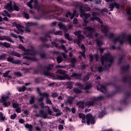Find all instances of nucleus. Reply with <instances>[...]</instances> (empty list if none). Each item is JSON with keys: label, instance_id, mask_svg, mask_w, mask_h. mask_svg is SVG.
Segmentation results:
<instances>
[{"label": "nucleus", "instance_id": "nucleus-20", "mask_svg": "<svg viewBox=\"0 0 131 131\" xmlns=\"http://www.w3.org/2000/svg\"><path fill=\"white\" fill-rule=\"evenodd\" d=\"M97 91H99L102 93L103 94H105L107 92V89H106V85H101L99 88L98 86L97 88Z\"/></svg>", "mask_w": 131, "mask_h": 131}, {"label": "nucleus", "instance_id": "nucleus-62", "mask_svg": "<svg viewBox=\"0 0 131 131\" xmlns=\"http://www.w3.org/2000/svg\"><path fill=\"white\" fill-rule=\"evenodd\" d=\"M14 75H16V76H18L19 77H22V73L19 72H15L14 73Z\"/></svg>", "mask_w": 131, "mask_h": 131}, {"label": "nucleus", "instance_id": "nucleus-21", "mask_svg": "<svg viewBox=\"0 0 131 131\" xmlns=\"http://www.w3.org/2000/svg\"><path fill=\"white\" fill-rule=\"evenodd\" d=\"M7 40V41H9L10 42H12V43H14V41L12 40L11 38H10V36H0V40Z\"/></svg>", "mask_w": 131, "mask_h": 131}, {"label": "nucleus", "instance_id": "nucleus-40", "mask_svg": "<svg viewBox=\"0 0 131 131\" xmlns=\"http://www.w3.org/2000/svg\"><path fill=\"white\" fill-rule=\"evenodd\" d=\"M40 114L42 116V117H43V118H47V117H48V114L45 112L43 110L40 111Z\"/></svg>", "mask_w": 131, "mask_h": 131}, {"label": "nucleus", "instance_id": "nucleus-60", "mask_svg": "<svg viewBox=\"0 0 131 131\" xmlns=\"http://www.w3.org/2000/svg\"><path fill=\"white\" fill-rule=\"evenodd\" d=\"M10 72H11V71L8 70L6 72L4 73L3 74V77L6 78L8 77V76L9 75Z\"/></svg>", "mask_w": 131, "mask_h": 131}, {"label": "nucleus", "instance_id": "nucleus-25", "mask_svg": "<svg viewBox=\"0 0 131 131\" xmlns=\"http://www.w3.org/2000/svg\"><path fill=\"white\" fill-rule=\"evenodd\" d=\"M81 73H74L71 75V77H76L77 79H81Z\"/></svg>", "mask_w": 131, "mask_h": 131}, {"label": "nucleus", "instance_id": "nucleus-2", "mask_svg": "<svg viewBox=\"0 0 131 131\" xmlns=\"http://www.w3.org/2000/svg\"><path fill=\"white\" fill-rule=\"evenodd\" d=\"M92 15L93 17L90 18V21L94 22V21L96 20V21H97V22L100 23V24H101L100 26L101 28H102L101 31L104 33V34H107V33H108V27L103 25V23L101 18L97 16H99V13L98 12H92Z\"/></svg>", "mask_w": 131, "mask_h": 131}, {"label": "nucleus", "instance_id": "nucleus-34", "mask_svg": "<svg viewBox=\"0 0 131 131\" xmlns=\"http://www.w3.org/2000/svg\"><path fill=\"white\" fill-rule=\"evenodd\" d=\"M128 69H129V64H127L126 66L122 67L121 68V71H123V72L125 73L126 72Z\"/></svg>", "mask_w": 131, "mask_h": 131}, {"label": "nucleus", "instance_id": "nucleus-13", "mask_svg": "<svg viewBox=\"0 0 131 131\" xmlns=\"http://www.w3.org/2000/svg\"><path fill=\"white\" fill-rule=\"evenodd\" d=\"M90 17H91V14L90 13H85L82 15V17H81V18H83V20L84 23L83 25L84 26H86L88 25V24L89 23V20H88V19H89V18H90Z\"/></svg>", "mask_w": 131, "mask_h": 131}, {"label": "nucleus", "instance_id": "nucleus-5", "mask_svg": "<svg viewBox=\"0 0 131 131\" xmlns=\"http://www.w3.org/2000/svg\"><path fill=\"white\" fill-rule=\"evenodd\" d=\"M103 99H104V96H99L97 97H94L90 99V101L86 102L85 105L86 106H88V107L99 105V101H101V100H103Z\"/></svg>", "mask_w": 131, "mask_h": 131}, {"label": "nucleus", "instance_id": "nucleus-6", "mask_svg": "<svg viewBox=\"0 0 131 131\" xmlns=\"http://www.w3.org/2000/svg\"><path fill=\"white\" fill-rule=\"evenodd\" d=\"M10 97H11V93H10L9 92H8V93H6V95L2 96L1 103H3L4 107H7L10 106V105H11V102H10V101L7 102V99H10Z\"/></svg>", "mask_w": 131, "mask_h": 131}, {"label": "nucleus", "instance_id": "nucleus-38", "mask_svg": "<svg viewBox=\"0 0 131 131\" xmlns=\"http://www.w3.org/2000/svg\"><path fill=\"white\" fill-rule=\"evenodd\" d=\"M34 3V0H30V2L27 3L28 7H29L30 9H33L34 7L32 4Z\"/></svg>", "mask_w": 131, "mask_h": 131}, {"label": "nucleus", "instance_id": "nucleus-24", "mask_svg": "<svg viewBox=\"0 0 131 131\" xmlns=\"http://www.w3.org/2000/svg\"><path fill=\"white\" fill-rule=\"evenodd\" d=\"M11 36H13V37H14L15 38H18L19 37V41H21V42H24V41L23 40V38H24L21 35H16V34H14L13 33H11L10 34Z\"/></svg>", "mask_w": 131, "mask_h": 131}, {"label": "nucleus", "instance_id": "nucleus-64", "mask_svg": "<svg viewBox=\"0 0 131 131\" xmlns=\"http://www.w3.org/2000/svg\"><path fill=\"white\" fill-rule=\"evenodd\" d=\"M24 16L26 19H29V14L28 13L24 12Z\"/></svg>", "mask_w": 131, "mask_h": 131}, {"label": "nucleus", "instance_id": "nucleus-27", "mask_svg": "<svg viewBox=\"0 0 131 131\" xmlns=\"http://www.w3.org/2000/svg\"><path fill=\"white\" fill-rule=\"evenodd\" d=\"M36 92H37V93L38 94V95H39V96H48V93H41V91H40V89H39V88H36Z\"/></svg>", "mask_w": 131, "mask_h": 131}, {"label": "nucleus", "instance_id": "nucleus-37", "mask_svg": "<svg viewBox=\"0 0 131 131\" xmlns=\"http://www.w3.org/2000/svg\"><path fill=\"white\" fill-rule=\"evenodd\" d=\"M19 9L20 8H19V6H17V4L14 3V4H13V7H12V10H11V12L12 11H16L17 12H19Z\"/></svg>", "mask_w": 131, "mask_h": 131}, {"label": "nucleus", "instance_id": "nucleus-30", "mask_svg": "<svg viewBox=\"0 0 131 131\" xmlns=\"http://www.w3.org/2000/svg\"><path fill=\"white\" fill-rule=\"evenodd\" d=\"M69 16H71V20H72V19H73L75 17V15H74V14H72V13H71L70 11H68L66 14V17L69 18Z\"/></svg>", "mask_w": 131, "mask_h": 131}, {"label": "nucleus", "instance_id": "nucleus-44", "mask_svg": "<svg viewBox=\"0 0 131 131\" xmlns=\"http://www.w3.org/2000/svg\"><path fill=\"white\" fill-rule=\"evenodd\" d=\"M91 76V73H88V74H86L83 78V80L84 81H88L89 79H90V76Z\"/></svg>", "mask_w": 131, "mask_h": 131}, {"label": "nucleus", "instance_id": "nucleus-31", "mask_svg": "<svg viewBox=\"0 0 131 131\" xmlns=\"http://www.w3.org/2000/svg\"><path fill=\"white\" fill-rule=\"evenodd\" d=\"M44 97L46 98V104H48L49 105H53L52 100L49 98V97H50V95H49V94L47 93V96H44Z\"/></svg>", "mask_w": 131, "mask_h": 131}, {"label": "nucleus", "instance_id": "nucleus-22", "mask_svg": "<svg viewBox=\"0 0 131 131\" xmlns=\"http://www.w3.org/2000/svg\"><path fill=\"white\" fill-rule=\"evenodd\" d=\"M128 80H131V76L129 75L127 76L125 75L122 78V81L124 83H126L128 81Z\"/></svg>", "mask_w": 131, "mask_h": 131}, {"label": "nucleus", "instance_id": "nucleus-36", "mask_svg": "<svg viewBox=\"0 0 131 131\" xmlns=\"http://www.w3.org/2000/svg\"><path fill=\"white\" fill-rule=\"evenodd\" d=\"M71 66L72 68H74L75 67V63H76V58H73L71 60Z\"/></svg>", "mask_w": 131, "mask_h": 131}, {"label": "nucleus", "instance_id": "nucleus-46", "mask_svg": "<svg viewBox=\"0 0 131 131\" xmlns=\"http://www.w3.org/2000/svg\"><path fill=\"white\" fill-rule=\"evenodd\" d=\"M76 105L77 106H79V108H83V107H84L83 101H79L77 102Z\"/></svg>", "mask_w": 131, "mask_h": 131}, {"label": "nucleus", "instance_id": "nucleus-39", "mask_svg": "<svg viewBox=\"0 0 131 131\" xmlns=\"http://www.w3.org/2000/svg\"><path fill=\"white\" fill-rule=\"evenodd\" d=\"M73 100H74V97L72 96L70 97L67 100V103L69 104L70 105H72V103L73 102Z\"/></svg>", "mask_w": 131, "mask_h": 131}, {"label": "nucleus", "instance_id": "nucleus-4", "mask_svg": "<svg viewBox=\"0 0 131 131\" xmlns=\"http://www.w3.org/2000/svg\"><path fill=\"white\" fill-rule=\"evenodd\" d=\"M79 118H86V124L88 125L90 124H95L96 121H95V117L92 115V114H88L86 116L83 114L80 113L78 115Z\"/></svg>", "mask_w": 131, "mask_h": 131}, {"label": "nucleus", "instance_id": "nucleus-11", "mask_svg": "<svg viewBox=\"0 0 131 131\" xmlns=\"http://www.w3.org/2000/svg\"><path fill=\"white\" fill-rule=\"evenodd\" d=\"M8 62L12 63V64H15V65H19L22 62V60L20 59H15L12 56H9L7 58Z\"/></svg>", "mask_w": 131, "mask_h": 131}, {"label": "nucleus", "instance_id": "nucleus-26", "mask_svg": "<svg viewBox=\"0 0 131 131\" xmlns=\"http://www.w3.org/2000/svg\"><path fill=\"white\" fill-rule=\"evenodd\" d=\"M23 59H26L28 61H33L34 62H36L37 59L35 57H30L29 56H25L23 57Z\"/></svg>", "mask_w": 131, "mask_h": 131}, {"label": "nucleus", "instance_id": "nucleus-19", "mask_svg": "<svg viewBox=\"0 0 131 131\" xmlns=\"http://www.w3.org/2000/svg\"><path fill=\"white\" fill-rule=\"evenodd\" d=\"M55 31H56V30L55 29H53L52 30L49 31L48 32H45L44 33L45 37L47 38H48V37H49V38H52L50 34H53V33H54Z\"/></svg>", "mask_w": 131, "mask_h": 131}, {"label": "nucleus", "instance_id": "nucleus-57", "mask_svg": "<svg viewBox=\"0 0 131 131\" xmlns=\"http://www.w3.org/2000/svg\"><path fill=\"white\" fill-rule=\"evenodd\" d=\"M40 40H41V41H42V42H47V41H48V38L46 37H40Z\"/></svg>", "mask_w": 131, "mask_h": 131}, {"label": "nucleus", "instance_id": "nucleus-16", "mask_svg": "<svg viewBox=\"0 0 131 131\" xmlns=\"http://www.w3.org/2000/svg\"><path fill=\"white\" fill-rule=\"evenodd\" d=\"M113 41L115 44L116 43L117 41H119L120 45H123V43H124V40L121 39V37H120V36L114 38Z\"/></svg>", "mask_w": 131, "mask_h": 131}, {"label": "nucleus", "instance_id": "nucleus-43", "mask_svg": "<svg viewBox=\"0 0 131 131\" xmlns=\"http://www.w3.org/2000/svg\"><path fill=\"white\" fill-rule=\"evenodd\" d=\"M126 41H128L130 46H131V35H127L125 39Z\"/></svg>", "mask_w": 131, "mask_h": 131}, {"label": "nucleus", "instance_id": "nucleus-35", "mask_svg": "<svg viewBox=\"0 0 131 131\" xmlns=\"http://www.w3.org/2000/svg\"><path fill=\"white\" fill-rule=\"evenodd\" d=\"M7 8L9 12H12V10H13L12 2H10L7 4Z\"/></svg>", "mask_w": 131, "mask_h": 131}, {"label": "nucleus", "instance_id": "nucleus-9", "mask_svg": "<svg viewBox=\"0 0 131 131\" xmlns=\"http://www.w3.org/2000/svg\"><path fill=\"white\" fill-rule=\"evenodd\" d=\"M120 7H121V8H123V6H121L120 4H118L115 2L112 3L108 5V9H110V12H112V11L114 10V8H116L117 10H119Z\"/></svg>", "mask_w": 131, "mask_h": 131}, {"label": "nucleus", "instance_id": "nucleus-29", "mask_svg": "<svg viewBox=\"0 0 131 131\" xmlns=\"http://www.w3.org/2000/svg\"><path fill=\"white\" fill-rule=\"evenodd\" d=\"M58 27L60 28V29H62V30H64L66 32H67V28H66V26L65 25L62 24V23H60L58 25Z\"/></svg>", "mask_w": 131, "mask_h": 131}, {"label": "nucleus", "instance_id": "nucleus-55", "mask_svg": "<svg viewBox=\"0 0 131 131\" xmlns=\"http://www.w3.org/2000/svg\"><path fill=\"white\" fill-rule=\"evenodd\" d=\"M58 48L59 49H62L63 51H64L65 53H67V49H66V47H65V45H61V46H59Z\"/></svg>", "mask_w": 131, "mask_h": 131}, {"label": "nucleus", "instance_id": "nucleus-17", "mask_svg": "<svg viewBox=\"0 0 131 131\" xmlns=\"http://www.w3.org/2000/svg\"><path fill=\"white\" fill-rule=\"evenodd\" d=\"M124 60H125V55L123 54L120 55V57L118 58V65H121L124 62Z\"/></svg>", "mask_w": 131, "mask_h": 131}, {"label": "nucleus", "instance_id": "nucleus-10", "mask_svg": "<svg viewBox=\"0 0 131 131\" xmlns=\"http://www.w3.org/2000/svg\"><path fill=\"white\" fill-rule=\"evenodd\" d=\"M125 97L123 99H122L120 101V104H122L123 105H127L128 102H126L127 100L130 97L131 93L129 91H126L124 93Z\"/></svg>", "mask_w": 131, "mask_h": 131}, {"label": "nucleus", "instance_id": "nucleus-15", "mask_svg": "<svg viewBox=\"0 0 131 131\" xmlns=\"http://www.w3.org/2000/svg\"><path fill=\"white\" fill-rule=\"evenodd\" d=\"M110 56V53H107L104 55V56L101 57V65L104 66L105 65V61L107 62L109 56Z\"/></svg>", "mask_w": 131, "mask_h": 131}, {"label": "nucleus", "instance_id": "nucleus-56", "mask_svg": "<svg viewBox=\"0 0 131 131\" xmlns=\"http://www.w3.org/2000/svg\"><path fill=\"white\" fill-rule=\"evenodd\" d=\"M18 49L19 50H21V51H23L24 52H25V51H26V48H25V47H24V46H23L22 45L20 44L18 46Z\"/></svg>", "mask_w": 131, "mask_h": 131}, {"label": "nucleus", "instance_id": "nucleus-53", "mask_svg": "<svg viewBox=\"0 0 131 131\" xmlns=\"http://www.w3.org/2000/svg\"><path fill=\"white\" fill-rule=\"evenodd\" d=\"M16 28L17 30L19 31V32H24V31H23V26H22L21 25L19 24V25H18Z\"/></svg>", "mask_w": 131, "mask_h": 131}, {"label": "nucleus", "instance_id": "nucleus-3", "mask_svg": "<svg viewBox=\"0 0 131 131\" xmlns=\"http://www.w3.org/2000/svg\"><path fill=\"white\" fill-rule=\"evenodd\" d=\"M54 66H55L54 64H49L48 66H46L45 67H43V66L41 64H39L37 66V67L38 68H40L41 69H47V71L46 70L43 71V75H45V76L53 77L54 75L50 71H52V70H53Z\"/></svg>", "mask_w": 131, "mask_h": 131}, {"label": "nucleus", "instance_id": "nucleus-32", "mask_svg": "<svg viewBox=\"0 0 131 131\" xmlns=\"http://www.w3.org/2000/svg\"><path fill=\"white\" fill-rule=\"evenodd\" d=\"M0 46H3L4 48H6L7 49H9V48L11 47L10 43L7 42H4V43L3 42H0Z\"/></svg>", "mask_w": 131, "mask_h": 131}, {"label": "nucleus", "instance_id": "nucleus-7", "mask_svg": "<svg viewBox=\"0 0 131 131\" xmlns=\"http://www.w3.org/2000/svg\"><path fill=\"white\" fill-rule=\"evenodd\" d=\"M58 73L59 74H63V76L58 75L57 77V79H59L60 80H64V79H68L70 80L71 78L69 77L68 74H66V71L63 70H58L57 71Z\"/></svg>", "mask_w": 131, "mask_h": 131}, {"label": "nucleus", "instance_id": "nucleus-42", "mask_svg": "<svg viewBox=\"0 0 131 131\" xmlns=\"http://www.w3.org/2000/svg\"><path fill=\"white\" fill-rule=\"evenodd\" d=\"M106 114V111H102L101 112L99 113L98 117L99 118H102Z\"/></svg>", "mask_w": 131, "mask_h": 131}, {"label": "nucleus", "instance_id": "nucleus-45", "mask_svg": "<svg viewBox=\"0 0 131 131\" xmlns=\"http://www.w3.org/2000/svg\"><path fill=\"white\" fill-rule=\"evenodd\" d=\"M25 127L29 129V131H32V128H33V126L31 124H27L25 125Z\"/></svg>", "mask_w": 131, "mask_h": 131}, {"label": "nucleus", "instance_id": "nucleus-8", "mask_svg": "<svg viewBox=\"0 0 131 131\" xmlns=\"http://www.w3.org/2000/svg\"><path fill=\"white\" fill-rule=\"evenodd\" d=\"M84 30H85V32H87V37H90V38H93L94 36L93 33L96 32V30L92 27L87 26L83 28Z\"/></svg>", "mask_w": 131, "mask_h": 131}, {"label": "nucleus", "instance_id": "nucleus-63", "mask_svg": "<svg viewBox=\"0 0 131 131\" xmlns=\"http://www.w3.org/2000/svg\"><path fill=\"white\" fill-rule=\"evenodd\" d=\"M30 104H32L33 103H34V97H31V99H30Z\"/></svg>", "mask_w": 131, "mask_h": 131}, {"label": "nucleus", "instance_id": "nucleus-51", "mask_svg": "<svg viewBox=\"0 0 131 131\" xmlns=\"http://www.w3.org/2000/svg\"><path fill=\"white\" fill-rule=\"evenodd\" d=\"M6 58H7V54L4 53L0 55V61L2 60H5Z\"/></svg>", "mask_w": 131, "mask_h": 131}, {"label": "nucleus", "instance_id": "nucleus-54", "mask_svg": "<svg viewBox=\"0 0 131 131\" xmlns=\"http://www.w3.org/2000/svg\"><path fill=\"white\" fill-rule=\"evenodd\" d=\"M64 36L67 39H68L70 41H71L72 40V38L70 37V36L69 35V34L68 33H66L64 34Z\"/></svg>", "mask_w": 131, "mask_h": 131}, {"label": "nucleus", "instance_id": "nucleus-14", "mask_svg": "<svg viewBox=\"0 0 131 131\" xmlns=\"http://www.w3.org/2000/svg\"><path fill=\"white\" fill-rule=\"evenodd\" d=\"M107 62H108V63H108L105 66L104 68H106L107 67H108V68H110L112 64H113V62H114V57L113 56H112L111 53L110 54V56L108 57Z\"/></svg>", "mask_w": 131, "mask_h": 131}, {"label": "nucleus", "instance_id": "nucleus-58", "mask_svg": "<svg viewBox=\"0 0 131 131\" xmlns=\"http://www.w3.org/2000/svg\"><path fill=\"white\" fill-rule=\"evenodd\" d=\"M53 34H55V35H62L63 34L61 31H57L56 32L54 31Z\"/></svg>", "mask_w": 131, "mask_h": 131}, {"label": "nucleus", "instance_id": "nucleus-33", "mask_svg": "<svg viewBox=\"0 0 131 131\" xmlns=\"http://www.w3.org/2000/svg\"><path fill=\"white\" fill-rule=\"evenodd\" d=\"M73 92L76 95H79V94H81V93H82V91H81L80 89H79L78 88H74Z\"/></svg>", "mask_w": 131, "mask_h": 131}, {"label": "nucleus", "instance_id": "nucleus-52", "mask_svg": "<svg viewBox=\"0 0 131 131\" xmlns=\"http://www.w3.org/2000/svg\"><path fill=\"white\" fill-rule=\"evenodd\" d=\"M91 88H93V85H92V84H91V83H89V84L86 85V86L84 88V90L85 91H87L88 90H90V89H91Z\"/></svg>", "mask_w": 131, "mask_h": 131}, {"label": "nucleus", "instance_id": "nucleus-47", "mask_svg": "<svg viewBox=\"0 0 131 131\" xmlns=\"http://www.w3.org/2000/svg\"><path fill=\"white\" fill-rule=\"evenodd\" d=\"M56 60L58 63V64H60L63 61V58L62 56H58L56 58Z\"/></svg>", "mask_w": 131, "mask_h": 131}, {"label": "nucleus", "instance_id": "nucleus-1", "mask_svg": "<svg viewBox=\"0 0 131 131\" xmlns=\"http://www.w3.org/2000/svg\"><path fill=\"white\" fill-rule=\"evenodd\" d=\"M34 8L37 10L38 12H41L43 15L46 14H50V13H55L57 16H60L63 12V8L58 6H55L54 10L47 11L44 9H41V7L38 4V1L37 0H34Z\"/></svg>", "mask_w": 131, "mask_h": 131}, {"label": "nucleus", "instance_id": "nucleus-23", "mask_svg": "<svg viewBox=\"0 0 131 131\" xmlns=\"http://www.w3.org/2000/svg\"><path fill=\"white\" fill-rule=\"evenodd\" d=\"M34 51V48H33V47H32L31 49H26V51H25L24 55H32V53H30V52H33L34 54H36V52H33Z\"/></svg>", "mask_w": 131, "mask_h": 131}, {"label": "nucleus", "instance_id": "nucleus-41", "mask_svg": "<svg viewBox=\"0 0 131 131\" xmlns=\"http://www.w3.org/2000/svg\"><path fill=\"white\" fill-rule=\"evenodd\" d=\"M96 43L97 45L98 48H101L103 46V42L99 39H96Z\"/></svg>", "mask_w": 131, "mask_h": 131}, {"label": "nucleus", "instance_id": "nucleus-59", "mask_svg": "<svg viewBox=\"0 0 131 131\" xmlns=\"http://www.w3.org/2000/svg\"><path fill=\"white\" fill-rule=\"evenodd\" d=\"M76 85H77V86L79 87V89H80V90H83V85L81 84V83H76Z\"/></svg>", "mask_w": 131, "mask_h": 131}, {"label": "nucleus", "instance_id": "nucleus-50", "mask_svg": "<svg viewBox=\"0 0 131 131\" xmlns=\"http://www.w3.org/2000/svg\"><path fill=\"white\" fill-rule=\"evenodd\" d=\"M39 48H47L49 49L50 48V45L47 44L46 43H42L40 46Z\"/></svg>", "mask_w": 131, "mask_h": 131}, {"label": "nucleus", "instance_id": "nucleus-49", "mask_svg": "<svg viewBox=\"0 0 131 131\" xmlns=\"http://www.w3.org/2000/svg\"><path fill=\"white\" fill-rule=\"evenodd\" d=\"M18 92H25L26 91V87L25 86H23L22 87H19L17 89Z\"/></svg>", "mask_w": 131, "mask_h": 131}, {"label": "nucleus", "instance_id": "nucleus-48", "mask_svg": "<svg viewBox=\"0 0 131 131\" xmlns=\"http://www.w3.org/2000/svg\"><path fill=\"white\" fill-rule=\"evenodd\" d=\"M85 14V11H84V9H82V7H81L80 8V17H82V15H84Z\"/></svg>", "mask_w": 131, "mask_h": 131}, {"label": "nucleus", "instance_id": "nucleus-61", "mask_svg": "<svg viewBox=\"0 0 131 131\" xmlns=\"http://www.w3.org/2000/svg\"><path fill=\"white\" fill-rule=\"evenodd\" d=\"M81 30H78L74 33V34L75 35H76L77 36H78L79 35H80L81 34Z\"/></svg>", "mask_w": 131, "mask_h": 131}, {"label": "nucleus", "instance_id": "nucleus-12", "mask_svg": "<svg viewBox=\"0 0 131 131\" xmlns=\"http://www.w3.org/2000/svg\"><path fill=\"white\" fill-rule=\"evenodd\" d=\"M115 88L116 89V91H114L112 93L107 95V97H113V96H114V95H116L117 93H122V92H123V89H122L121 86L115 85Z\"/></svg>", "mask_w": 131, "mask_h": 131}, {"label": "nucleus", "instance_id": "nucleus-28", "mask_svg": "<svg viewBox=\"0 0 131 131\" xmlns=\"http://www.w3.org/2000/svg\"><path fill=\"white\" fill-rule=\"evenodd\" d=\"M66 85L67 86V89H69V90H72L73 88V82L72 81H67L66 82Z\"/></svg>", "mask_w": 131, "mask_h": 131}, {"label": "nucleus", "instance_id": "nucleus-18", "mask_svg": "<svg viewBox=\"0 0 131 131\" xmlns=\"http://www.w3.org/2000/svg\"><path fill=\"white\" fill-rule=\"evenodd\" d=\"M8 54L10 56H14V57H17L18 58H21V54L19 53L15 52V51H10L8 52Z\"/></svg>", "mask_w": 131, "mask_h": 131}]
</instances>
